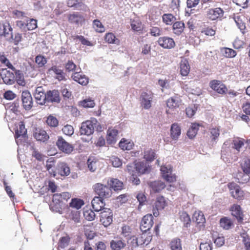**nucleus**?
<instances>
[{
	"mask_svg": "<svg viewBox=\"0 0 250 250\" xmlns=\"http://www.w3.org/2000/svg\"><path fill=\"white\" fill-rule=\"evenodd\" d=\"M98 121L95 118L83 122L80 130V134L90 136L94 132L95 127H96Z\"/></svg>",
	"mask_w": 250,
	"mask_h": 250,
	"instance_id": "obj_1",
	"label": "nucleus"
},
{
	"mask_svg": "<svg viewBox=\"0 0 250 250\" xmlns=\"http://www.w3.org/2000/svg\"><path fill=\"white\" fill-rule=\"evenodd\" d=\"M228 141L225 142L222 146L221 158L226 163H232L237 160V157L232 154V149L229 146Z\"/></svg>",
	"mask_w": 250,
	"mask_h": 250,
	"instance_id": "obj_2",
	"label": "nucleus"
},
{
	"mask_svg": "<svg viewBox=\"0 0 250 250\" xmlns=\"http://www.w3.org/2000/svg\"><path fill=\"white\" fill-rule=\"evenodd\" d=\"M27 130L23 122H20L15 132V140L18 145L26 141Z\"/></svg>",
	"mask_w": 250,
	"mask_h": 250,
	"instance_id": "obj_3",
	"label": "nucleus"
},
{
	"mask_svg": "<svg viewBox=\"0 0 250 250\" xmlns=\"http://www.w3.org/2000/svg\"><path fill=\"white\" fill-rule=\"evenodd\" d=\"M94 189L95 192L99 196V197L108 198L112 194L111 189L108 187L101 183H97L94 185Z\"/></svg>",
	"mask_w": 250,
	"mask_h": 250,
	"instance_id": "obj_4",
	"label": "nucleus"
},
{
	"mask_svg": "<svg viewBox=\"0 0 250 250\" xmlns=\"http://www.w3.org/2000/svg\"><path fill=\"white\" fill-rule=\"evenodd\" d=\"M153 98V93L151 91L147 90L142 92L140 96L141 106L146 109H149L151 106Z\"/></svg>",
	"mask_w": 250,
	"mask_h": 250,
	"instance_id": "obj_5",
	"label": "nucleus"
},
{
	"mask_svg": "<svg viewBox=\"0 0 250 250\" xmlns=\"http://www.w3.org/2000/svg\"><path fill=\"white\" fill-rule=\"evenodd\" d=\"M242 167L245 174H243L241 179H239V177L241 176L242 173L238 174L237 175L238 182L240 183H247L250 179L249 174L250 173V159L245 160L244 163L242 165Z\"/></svg>",
	"mask_w": 250,
	"mask_h": 250,
	"instance_id": "obj_6",
	"label": "nucleus"
},
{
	"mask_svg": "<svg viewBox=\"0 0 250 250\" xmlns=\"http://www.w3.org/2000/svg\"><path fill=\"white\" fill-rule=\"evenodd\" d=\"M112 212L108 208H104L100 213V222L104 227L109 226L112 222Z\"/></svg>",
	"mask_w": 250,
	"mask_h": 250,
	"instance_id": "obj_7",
	"label": "nucleus"
},
{
	"mask_svg": "<svg viewBox=\"0 0 250 250\" xmlns=\"http://www.w3.org/2000/svg\"><path fill=\"white\" fill-rule=\"evenodd\" d=\"M163 177L168 182L172 183L176 181V176L172 174L170 166H162L160 169Z\"/></svg>",
	"mask_w": 250,
	"mask_h": 250,
	"instance_id": "obj_8",
	"label": "nucleus"
},
{
	"mask_svg": "<svg viewBox=\"0 0 250 250\" xmlns=\"http://www.w3.org/2000/svg\"><path fill=\"white\" fill-rule=\"evenodd\" d=\"M230 193L231 196L237 200H242L244 197V192L241 190L239 186L234 183L228 184Z\"/></svg>",
	"mask_w": 250,
	"mask_h": 250,
	"instance_id": "obj_9",
	"label": "nucleus"
},
{
	"mask_svg": "<svg viewBox=\"0 0 250 250\" xmlns=\"http://www.w3.org/2000/svg\"><path fill=\"white\" fill-rule=\"evenodd\" d=\"M56 144L60 150L67 154L70 153L73 149L72 146L67 142L62 137H58Z\"/></svg>",
	"mask_w": 250,
	"mask_h": 250,
	"instance_id": "obj_10",
	"label": "nucleus"
},
{
	"mask_svg": "<svg viewBox=\"0 0 250 250\" xmlns=\"http://www.w3.org/2000/svg\"><path fill=\"white\" fill-rule=\"evenodd\" d=\"M0 77L4 83L11 85L15 82V76L13 72L7 70V69H2L0 72Z\"/></svg>",
	"mask_w": 250,
	"mask_h": 250,
	"instance_id": "obj_11",
	"label": "nucleus"
},
{
	"mask_svg": "<svg viewBox=\"0 0 250 250\" xmlns=\"http://www.w3.org/2000/svg\"><path fill=\"white\" fill-rule=\"evenodd\" d=\"M61 101L60 93L58 90H49L46 92V104L48 103H59Z\"/></svg>",
	"mask_w": 250,
	"mask_h": 250,
	"instance_id": "obj_12",
	"label": "nucleus"
},
{
	"mask_svg": "<svg viewBox=\"0 0 250 250\" xmlns=\"http://www.w3.org/2000/svg\"><path fill=\"white\" fill-rule=\"evenodd\" d=\"M167 206V202L164 197L160 196L157 197L153 209V214L155 217L159 215V210L163 209Z\"/></svg>",
	"mask_w": 250,
	"mask_h": 250,
	"instance_id": "obj_13",
	"label": "nucleus"
},
{
	"mask_svg": "<svg viewBox=\"0 0 250 250\" xmlns=\"http://www.w3.org/2000/svg\"><path fill=\"white\" fill-rule=\"evenodd\" d=\"M22 106L26 110H29L33 106L32 98L28 91H24L21 94Z\"/></svg>",
	"mask_w": 250,
	"mask_h": 250,
	"instance_id": "obj_14",
	"label": "nucleus"
},
{
	"mask_svg": "<svg viewBox=\"0 0 250 250\" xmlns=\"http://www.w3.org/2000/svg\"><path fill=\"white\" fill-rule=\"evenodd\" d=\"M153 216L150 214H148L143 218L140 226V229L142 231H146L153 226Z\"/></svg>",
	"mask_w": 250,
	"mask_h": 250,
	"instance_id": "obj_15",
	"label": "nucleus"
},
{
	"mask_svg": "<svg viewBox=\"0 0 250 250\" xmlns=\"http://www.w3.org/2000/svg\"><path fill=\"white\" fill-rule=\"evenodd\" d=\"M210 87L217 93L223 94L227 91L226 86L221 81H211L209 83Z\"/></svg>",
	"mask_w": 250,
	"mask_h": 250,
	"instance_id": "obj_16",
	"label": "nucleus"
},
{
	"mask_svg": "<svg viewBox=\"0 0 250 250\" xmlns=\"http://www.w3.org/2000/svg\"><path fill=\"white\" fill-rule=\"evenodd\" d=\"M46 93H44L42 86L38 87L34 93V97L38 104L44 105L46 104Z\"/></svg>",
	"mask_w": 250,
	"mask_h": 250,
	"instance_id": "obj_17",
	"label": "nucleus"
},
{
	"mask_svg": "<svg viewBox=\"0 0 250 250\" xmlns=\"http://www.w3.org/2000/svg\"><path fill=\"white\" fill-rule=\"evenodd\" d=\"M158 44L163 48L170 49L175 46V42L173 39L167 37L160 38L158 40Z\"/></svg>",
	"mask_w": 250,
	"mask_h": 250,
	"instance_id": "obj_18",
	"label": "nucleus"
},
{
	"mask_svg": "<svg viewBox=\"0 0 250 250\" xmlns=\"http://www.w3.org/2000/svg\"><path fill=\"white\" fill-rule=\"evenodd\" d=\"M224 11L221 8L210 9L208 12V18L213 21L223 16Z\"/></svg>",
	"mask_w": 250,
	"mask_h": 250,
	"instance_id": "obj_19",
	"label": "nucleus"
},
{
	"mask_svg": "<svg viewBox=\"0 0 250 250\" xmlns=\"http://www.w3.org/2000/svg\"><path fill=\"white\" fill-rule=\"evenodd\" d=\"M93 208L95 211H102L105 206L104 200L101 197H95L91 202Z\"/></svg>",
	"mask_w": 250,
	"mask_h": 250,
	"instance_id": "obj_20",
	"label": "nucleus"
},
{
	"mask_svg": "<svg viewBox=\"0 0 250 250\" xmlns=\"http://www.w3.org/2000/svg\"><path fill=\"white\" fill-rule=\"evenodd\" d=\"M118 134V130L114 128H109L107 131V143L109 144L115 143L117 141Z\"/></svg>",
	"mask_w": 250,
	"mask_h": 250,
	"instance_id": "obj_21",
	"label": "nucleus"
},
{
	"mask_svg": "<svg viewBox=\"0 0 250 250\" xmlns=\"http://www.w3.org/2000/svg\"><path fill=\"white\" fill-rule=\"evenodd\" d=\"M110 244L112 250H120L126 246L125 241L121 238H115L111 241Z\"/></svg>",
	"mask_w": 250,
	"mask_h": 250,
	"instance_id": "obj_22",
	"label": "nucleus"
},
{
	"mask_svg": "<svg viewBox=\"0 0 250 250\" xmlns=\"http://www.w3.org/2000/svg\"><path fill=\"white\" fill-rule=\"evenodd\" d=\"M34 136L37 141L42 142L47 141L49 138V136L47 135L46 131L40 128L36 129Z\"/></svg>",
	"mask_w": 250,
	"mask_h": 250,
	"instance_id": "obj_23",
	"label": "nucleus"
},
{
	"mask_svg": "<svg viewBox=\"0 0 250 250\" xmlns=\"http://www.w3.org/2000/svg\"><path fill=\"white\" fill-rule=\"evenodd\" d=\"M50 74L54 73L56 77L55 78L59 81H62L65 79V74L63 70L59 68L57 66H53L51 67L49 70Z\"/></svg>",
	"mask_w": 250,
	"mask_h": 250,
	"instance_id": "obj_24",
	"label": "nucleus"
},
{
	"mask_svg": "<svg viewBox=\"0 0 250 250\" xmlns=\"http://www.w3.org/2000/svg\"><path fill=\"white\" fill-rule=\"evenodd\" d=\"M73 80L82 85H86L88 83V78L84 75L76 72L72 75Z\"/></svg>",
	"mask_w": 250,
	"mask_h": 250,
	"instance_id": "obj_25",
	"label": "nucleus"
},
{
	"mask_svg": "<svg viewBox=\"0 0 250 250\" xmlns=\"http://www.w3.org/2000/svg\"><path fill=\"white\" fill-rule=\"evenodd\" d=\"M231 214L235 216L239 223L242 222L243 220L242 212L239 205H234L231 208Z\"/></svg>",
	"mask_w": 250,
	"mask_h": 250,
	"instance_id": "obj_26",
	"label": "nucleus"
},
{
	"mask_svg": "<svg viewBox=\"0 0 250 250\" xmlns=\"http://www.w3.org/2000/svg\"><path fill=\"white\" fill-rule=\"evenodd\" d=\"M181 74L183 76H187L190 70V66L188 61L186 59L181 60L180 63Z\"/></svg>",
	"mask_w": 250,
	"mask_h": 250,
	"instance_id": "obj_27",
	"label": "nucleus"
},
{
	"mask_svg": "<svg viewBox=\"0 0 250 250\" xmlns=\"http://www.w3.org/2000/svg\"><path fill=\"white\" fill-rule=\"evenodd\" d=\"M59 174L62 176H67L70 173L69 167L65 163H60L58 165Z\"/></svg>",
	"mask_w": 250,
	"mask_h": 250,
	"instance_id": "obj_28",
	"label": "nucleus"
},
{
	"mask_svg": "<svg viewBox=\"0 0 250 250\" xmlns=\"http://www.w3.org/2000/svg\"><path fill=\"white\" fill-rule=\"evenodd\" d=\"M136 164V172L138 176L147 172L148 170L149 165L146 162H139Z\"/></svg>",
	"mask_w": 250,
	"mask_h": 250,
	"instance_id": "obj_29",
	"label": "nucleus"
},
{
	"mask_svg": "<svg viewBox=\"0 0 250 250\" xmlns=\"http://www.w3.org/2000/svg\"><path fill=\"white\" fill-rule=\"evenodd\" d=\"M12 28L8 23H0V36H3L7 37L10 33L11 36L12 34Z\"/></svg>",
	"mask_w": 250,
	"mask_h": 250,
	"instance_id": "obj_30",
	"label": "nucleus"
},
{
	"mask_svg": "<svg viewBox=\"0 0 250 250\" xmlns=\"http://www.w3.org/2000/svg\"><path fill=\"white\" fill-rule=\"evenodd\" d=\"M181 133V128L179 125L177 123L173 124L170 128V134L172 139L177 140Z\"/></svg>",
	"mask_w": 250,
	"mask_h": 250,
	"instance_id": "obj_31",
	"label": "nucleus"
},
{
	"mask_svg": "<svg viewBox=\"0 0 250 250\" xmlns=\"http://www.w3.org/2000/svg\"><path fill=\"white\" fill-rule=\"evenodd\" d=\"M150 187L154 192H158L164 189L166 186L163 182L155 181L150 183Z\"/></svg>",
	"mask_w": 250,
	"mask_h": 250,
	"instance_id": "obj_32",
	"label": "nucleus"
},
{
	"mask_svg": "<svg viewBox=\"0 0 250 250\" xmlns=\"http://www.w3.org/2000/svg\"><path fill=\"white\" fill-rule=\"evenodd\" d=\"M68 20L71 23H75L77 24H82L84 21V18L78 13L70 14L68 16Z\"/></svg>",
	"mask_w": 250,
	"mask_h": 250,
	"instance_id": "obj_33",
	"label": "nucleus"
},
{
	"mask_svg": "<svg viewBox=\"0 0 250 250\" xmlns=\"http://www.w3.org/2000/svg\"><path fill=\"white\" fill-rule=\"evenodd\" d=\"M119 145L122 149L129 150L132 149L134 144L131 141L123 138L119 142Z\"/></svg>",
	"mask_w": 250,
	"mask_h": 250,
	"instance_id": "obj_34",
	"label": "nucleus"
},
{
	"mask_svg": "<svg viewBox=\"0 0 250 250\" xmlns=\"http://www.w3.org/2000/svg\"><path fill=\"white\" fill-rule=\"evenodd\" d=\"M180 99L178 96H174L168 99L167 102V107L169 108L178 107L180 104Z\"/></svg>",
	"mask_w": 250,
	"mask_h": 250,
	"instance_id": "obj_35",
	"label": "nucleus"
},
{
	"mask_svg": "<svg viewBox=\"0 0 250 250\" xmlns=\"http://www.w3.org/2000/svg\"><path fill=\"white\" fill-rule=\"evenodd\" d=\"M244 139L240 138H234L232 143L231 149L237 150L238 152L240 151V149L244 145Z\"/></svg>",
	"mask_w": 250,
	"mask_h": 250,
	"instance_id": "obj_36",
	"label": "nucleus"
},
{
	"mask_svg": "<svg viewBox=\"0 0 250 250\" xmlns=\"http://www.w3.org/2000/svg\"><path fill=\"white\" fill-rule=\"evenodd\" d=\"M108 184L115 191L120 190L123 188V183L117 179H111Z\"/></svg>",
	"mask_w": 250,
	"mask_h": 250,
	"instance_id": "obj_37",
	"label": "nucleus"
},
{
	"mask_svg": "<svg viewBox=\"0 0 250 250\" xmlns=\"http://www.w3.org/2000/svg\"><path fill=\"white\" fill-rule=\"evenodd\" d=\"M184 27L185 24L183 22H175L172 26L173 32L175 34L179 35L183 31Z\"/></svg>",
	"mask_w": 250,
	"mask_h": 250,
	"instance_id": "obj_38",
	"label": "nucleus"
},
{
	"mask_svg": "<svg viewBox=\"0 0 250 250\" xmlns=\"http://www.w3.org/2000/svg\"><path fill=\"white\" fill-rule=\"evenodd\" d=\"M200 125L199 124H192L187 132V135L190 139H193L197 134Z\"/></svg>",
	"mask_w": 250,
	"mask_h": 250,
	"instance_id": "obj_39",
	"label": "nucleus"
},
{
	"mask_svg": "<svg viewBox=\"0 0 250 250\" xmlns=\"http://www.w3.org/2000/svg\"><path fill=\"white\" fill-rule=\"evenodd\" d=\"M221 53L224 57L227 58H233L236 55L235 51L232 49L227 47L221 48Z\"/></svg>",
	"mask_w": 250,
	"mask_h": 250,
	"instance_id": "obj_40",
	"label": "nucleus"
},
{
	"mask_svg": "<svg viewBox=\"0 0 250 250\" xmlns=\"http://www.w3.org/2000/svg\"><path fill=\"white\" fill-rule=\"evenodd\" d=\"M105 40L109 43L119 44L120 40L112 33H108L105 36Z\"/></svg>",
	"mask_w": 250,
	"mask_h": 250,
	"instance_id": "obj_41",
	"label": "nucleus"
},
{
	"mask_svg": "<svg viewBox=\"0 0 250 250\" xmlns=\"http://www.w3.org/2000/svg\"><path fill=\"white\" fill-rule=\"evenodd\" d=\"M97 160L93 157H90L87 160V164L88 169L91 172H94L97 169Z\"/></svg>",
	"mask_w": 250,
	"mask_h": 250,
	"instance_id": "obj_42",
	"label": "nucleus"
},
{
	"mask_svg": "<svg viewBox=\"0 0 250 250\" xmlns=\"http://www.w3.org/2000/svg\"><path fill=\"white\" fill-rule=\"evenodd\" d=\"M220 226L225 229H229L233 223L232 221L228 218L225 217L221 219L220 221Z\"/></svg>",
	"mask_w": 250,
	"mask_h": 250,
	"instance_id": "obj_43",
	"label": "nucleus"
},
{
	"mask_svg": "<svg viewBox=\"0 0 250 250\" xmlns=\"http://www.w3.org/2000/svg\"><path fill=\"white\" fill-rule=\"evenodd\" d=\"M84 205V202L80 199L74 198L69 204L70 207L79 209Z\"/></svg>",
	"mask_w": 250,
	"mask_h": 250,
	"instance_id": "obj_44",
	"label": "nucleus"
},
{
	"mask_svg": "<svg viewBox=\"0 0 250 250\" xmlns=\"http://www.w3.org/2000/svg\"><path fill=\"white\" fill-rule=\"evenodd\" d=\"M163 21L166 24L169 25L174 22L176 18L171 14H165L162 16Z\"/></svg>",
	"mask_w": 250,
	"mask_h": 250,
	"instance_id": "obj_45",
	"label": "nucleus"
},
{
	"mask_svg": "<svg viewBox=\"0 0 250 250\" xmlns=\"http://www.w3.org/2000/svg\"><path fill=\"white\" fill-rule=\"evenodd\" d=\"M83 214L84 218L88 221L94 220L96 216L94 212L91 209H84Z\"/></svg>",
	"mask_w": 250,
	"mask_h": 250,
	"instance_id": "obj_46",
	"label": "nucleus"
},
{
	"mask_svg": "<svg viewBox=\"0 0 250 250\" xmlns=\"http://www.w3.org/2000/svg\"><path fill=\"white\" fill-rule=\"evenodd\" d=\"M155 156V153L151 149H146L144 151V158L148 161H153Z\"/></svg>",
	"mask_w": 250,
	"mask_h": 250,
	"instance_id": "obj_47",
	"label": "nucleus"
},
{
	"mask_svg": "<svg viewBox=\"0 0 250 250\" xmlns=\"http://www.w3.org/2000/svg\"><path fill=\"white\" fill-rule=\"evenodd\" d=\"M171 250H182L181 241L179 239L175 238L172 240L170 243Z\"/></svg>",
	"mask_w": 250,
	"mask_h": 250,
	"instance_id": "obj_48",
	"label": "nucleus"
},
{
	"mask_svg": "<svg viewBox=\"0 0 250 250\" xmlns=\"http://www.w3.org/2000/svg\"><path fill=\"white\" fill-rule=\"evenodd\" d=\"M210 133L212 140L216 141L220 135V129L218 127L212 126L210 128Z\"/></svg>",
	"mask_w": 250,
	"mask_h": 250,
	"instance_id": "obj_49",
	"label": "nucleus"
},
{
	"mask_svg": "<svg viewBox=\"0 0 250 250\" xmlns=\"http://www.w3.org/2000/svg\"><path fill=\"white\" fill-rule=\"evenodd\" d=\"M194 218L197 224H203L205 222V218L201 211L195 212Z\"/></svg>",
	"mask_w": 250,
	"mask_h": 250,
	"instance_id": "obj_50",
	"label": "nucleus"
},
{
	"mask_svg": "<svg viewBox=\"0 0 250 250\" xmlns=\"http://www.w3.org/2000/svg\"><path fill=\"white\" fill-rule=\"evenodd\" d=\"M15 79H17V83L20 85H24L25 83L23 79V74L20 70L15 69Z\"/></svg>",
	"mask_w": 250,
	"mask_h": 250,
	"instance_id": "obj_51",
	"label": "nucleus"
},
{
	"mask_svg": "<svg viewBox=\"0 0 250 250\" xmlns=\"http://www.w3.org/2000/svg\"><path fill=\"white\" fill-rule=\"evenodd\" d=\"M80 104L85 108H92L95 105V103L90 99H86L80 102Z\"/></svg>",
	"mask_w": 250,
	"mask_h": 250,
	"instance_id": "obj_52",
	"label": "nucleus"
},
{
	"mask_svg": "<svg viewBox=\"0 0 250 250\" xmlns=\"http://www.w3.org/2000/svg\"><path fill=\"white\" fill-rule=\"evenodd\" d=\"M179 218L181 221L183 222L185 224L188 225L190 222V218L186 212H180Z\"/></svg>",
	"mask_w": 250,
	"mask_h": 250,
	"instance_id": "obj_53",
	"label": "nucleus"
},
{
	"mask_svg": "<svg viewBox=\"0 0 250 250\" xmlns=\"http://www.w3.org/2000/svg\"><path fill=\"white\" fill-rule=\"evenodd\" d=\"M127 171L131 176H138L136 172V164L132 163L127 165Z\"/></svg>",
	"mask_w": 250,
	"mask_h": 250,
	"instance_id": "obj_54",
	"label": "nucleus"
},
{
	"mask_svg": "<svg viewBox=\"0 0 250 250\" xmlns=\"http://www.w3.org/2000/svg\"><path fill=\"white\" fill-rule=\"evenodd\" d=\"M46 123L50 126L56 127L58 125V121L56 117L50 115L47 118Z\"/></svg>",
	"mask_w": 250,
	"mask_h": 250,
	"instance_id": "obj_55",
	"label": "nucleus"
},
{
	"mask_svg": "<svg viewBox=\"0 0 250 250\" xmlns=\"http://www.w3.org/2000/svg\"><path fill=\"white\" fill-rule=\"evenodd\" d=\"M37 27V20L31 19L26 22V29L28 30H32L36 29Z\"/></svg>",
	"mask_w": 250,
	"mask_h": 250,
	"instance_id": "obj_56",
	"label": "nucleus"
},
{
	"mask_svg": "<svg viewBox=\"0 0 250 250\" xmlns=\"http://www.w3.org/2000/svg\"><path fill=\"white\" fill-rule=\"evenodd\" d=\"M93 27L98 32H103L105 30L102 23L97 20H95L93 21Z\"/></svg>",
	"mask_w": 250,
	"mask_h": 250,
	"instance_id": "obj_57",
	"label": "nucleus"
},
{
	"mask_svg": "<svg viewBox=\"0 0 250 250\" xmlns=\"http://www.w3.org/2000/svg\"><path fill=\"white\" fill-rule=\"evenodd\" d=\"M127 243L132 250L138 247L137 238L136 236H131L127 241Z\"/></svg>",
	"mask_w": 250,
	"mask_h": 250,
	"instance_id": "obj_58",
	"label": "nucleus"
},
{
	"mask_svg": "<svg viewBox=\"0 0 250 250\" xmlns=\"http://www.w3.org/2000/svg\"><path fill=\"white\" fill-rule=\"evenodd\" d=\"M70 238L68 236L62 237L59 241V246L62 248L67 247L69 243Z\"/></svg>",
	"mask_w": 250,
	"mask_h": 250,
	"instance_id": "obj_59",
	"label": "nucleus"
},
{
	"mask_svg": "<svg viewBox=\"0 0 250 250\" xmlns=\"http://www.w3.org/2000/svg\"><path fill=\"white\" fill-rule=\"evenodd\" d=\"M63 133L68 136H71L74 133V128L71 125H67L62 128Z\"/></svg>",
	"mask_w": 250,
	"mask_h": 250,
	"instance_id": "obj_60",
	"label": "nucleus"
},
{
	"mask_svg": "<svg viewBox=\"0 0 250 250\" xmlns=\"http://www.w3.org/2000/svg\"><path fill=\"white\" fill-rule=\"evenodd\" d=\"M65 69L68 72L74 71L76 69V65L72 61H68L65 64Z\"/></svg>",
	"mask_w": 250,
	"mask_h": 250,
	"instance_id": "obj_61",
	"label": "nucleus"
},
{
	"mask_svg": "<svg viewBox=\"0 0 250 250\" xmlns=\"http://www.w3.org/2000/svg\"><path fill=\"white\" fill-rule=\"evenodd\" d=\"M35 62L39 67H42L47 62L46 58L42 55L36 56Z\"/></svg>",
	"mask_w": 250,
	"mask_h": 250,
	"instance_id": "obj_62",
	"label": "nucleus"
},
{
	"mask_svg": "<svg viewBox=\"0 0 250 250\" xmlns=\"http://www.w3.org/2000/svg\"><path fill=\"white\" fill-rule=\"evenodd\" d=\"M136 198L137 199L138 201L139 202V206L138 207L139 208H140L141 206L143 205L146 200V196L143 192H141L137 193L136 195Z\"/></svg>",
	"mask_w": 250,
	"mask_h": 250,
	"instance_id": "obj_63",
	"label": "nucleus"
},
{
	"mask_svg": "<svg viewBox=\"0 0 250 250\" xmlns=\"http://www.w3.org/2000/svg\"><path fill=\"white\" fill-rule=\"evenodd\" d=\"M61 93L64 98L69 99L71 96V92L66 85L62 87Z\"/></svg>",
	"mask_w": 250,
	"mask_h": 250,
	"instance_id": "obj_64",
	"label": "nucleus"
}]
</instances>
